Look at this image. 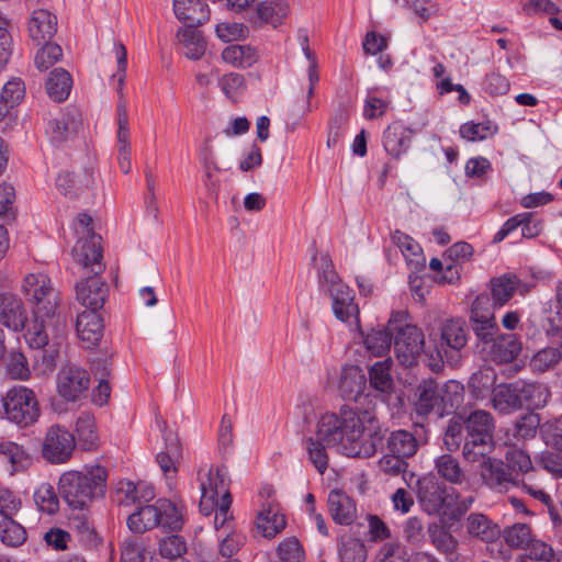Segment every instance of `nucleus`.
<instances>
[{"instance_id": "nucleus-1", "label": "nucleus", "mask_w": 562, "mask_h": 562, "mask_svg": "<svg viewBox=\"0 0 562 562\" xmlns=\"http://www.w3.org/2000/svg\"><path fill=\"white\" fill-rule=\"evenodd\" d=\"M22 291L30 302L34 321L24 335L29 346L41 349L49 339H60L66 328V318L60 312V295L50 278L42 272L29 273Z\"/></svg>"}, {"instance_id": "nucleus-2", "label": "nucleus", "mask_w": 562, "mask_h": 562, "mask_svg": "<svg viewBox=\"0 0 562 562\" xmlns=\"http://www.w3.org/2000/svg\"><path fill=\"white\" fill-rule=\"evenodd\" d=\"M106 476V470L101 465L68 471L59 477V492L70 507L82 510L94 498L104 495Z\"/></svg>"}, {"instance_id": "nucleus-3", "label": "nucleus", "mask_w": 562, "mask_h": 562, "mask_svg": "<svg viewBox=\"0 0 562 562\" xmlns=\"http://www.w3.org/2000/svg\"><path fill=\"white\" fill-rule=\"evenodd\" d=\"M415 412L419 416L436 413L443 416L453 411L462 402V386L454 381L440 385L435 380H424L416 387Z\"/></svg>"}, {"instance_id": "nucleus-4", "label": "nucleus", "mask_w": 562, "mask_h": 562, "mask_svg": "<svg viewBox=\"0 0 562 562\" xmlns=\"http://www.w3.org/2000/svg\"><path fill=\"white\" fill-rule=\"evenodd\" d=\"M1 417L20 428L34 425L41 415L35 392L24 385H15L1 397Z\"/></svg>"}, {"instance_id": "nucleus-5", "label": "nucleus", "mask_w": 562, "mask_h": 562, "mask_svg": "<svg viewBox=\"0 0 562 562\" xmlns=\"http://www.w3.org/2000/svg\"><path fill=\"white\" fill-rule=\"evenodd\" d=\"M408 313L401 311L392 313L389 327L395 330L394 350L398 361L405 366H413L424 348V334L415 325L407 322Z\"/></svg>"}, {"instance_id": "nucleus-6", "label": "nucleus", "mask_w": 562, "mask_h": 562, "mask_svg": "<svg viewBox=\"0 0 562 562\" xmlns=\"http://www.w3.org/2000/svg\"><path fill=\"white\" fill-rule=\"evenodd\" d=\"M360 425L359 413L344 406L339 415L333 413L322 415L314 437L326 442L327 446L334 447L344 440L351 445V441L359 437Z\"/></svg>"}, {"instance_id": "nucleus-7", "label": "nucleus", "mask_w": 562, "mask_h": 562, "mask_svg": "<svg viewBox=\"0 0 562 562\" xmlns=\"http://www.w3.org/2000/svg\"><path fill=\"white\" fill-rule=\"evenodd\" d=\"M443 443L450 452L459 450L462 446V457L468 463H479L487 458L495 449L493 437L465 435L463 434L461 420L456 418L448 422Z\"/></svg>"}, {"instance_id": "nucleus-8", "label": "nucleus", "mask_w": 562, "mask_h": 562, "mask_svg": "<svg viewBox=\"0 0 562 562\" xmlns=\"http://www.w3.org/2000/svg\"><path fill=\"white\" fill-rule=\"evenodd\" d=\"M458 497L454 487L447 486L435 475H425L416 482L417 503L429 516L448 515Z\"/></svg>"}, {"instance_id": "nucleus-9", "label": "nucleus", "mask_w": 562, "mask_h": 562, "mask_svg": "<svg viewBox=\"0 0 562 562\" xmlns=\"http://www.w3.org/2000/svg\"><path fill=\"white\" fill-rule=\"evenodd\" d=\"M359 437L346 449L350 456L369 458L382 448L386 430L380 427L375 416L369 412H359Z\"/></svg>"}, {"instance_id": "nucleus-10", "label": "nucleus", "mask_w": 562, "mask_h": 562, "mask_svg": "<svg viewBox=\"0 0 562 562\" xmlns=\"http://www.w3.org/2000/svg\"><path fill=\"white\" fill-rule=\"evenodd\" d=\"M75 447L74 435L65 427L53 425L45 435L42 454L49 463L60 464L71 458Z\"/></svg>"}, {"instance_id": "nucleus-11", "label": "nucleus", "mask_w": 562, "mask_h": 562, "mask_svg": "<svg viewBox=\"0 0 562 562\" xmlns=\"http://www.w3.org/2000/svg\"><path fill=\"white\" fill-rule=\"evenodd\" d=\"M89 386L88 372L74 363L64 366L57 374V392L67 402L79 401Z\"/></svg>"}, {"instance_id": "nucleus-12", "label": "nucleus", "mask_w": 562, "mask_h": 562, "mask_svg": "<svg viewBox=\"0 0 562 562\" xmlns=\"http://www.w3.org/2000/svg\"><path fill=\"white\" fill-rule=\"evenodd\" d=\"M100 241L99 235H91L90 238L79 237L72 248L74 260L86 273L101 274L104 271Z\"/></svg>"}, {"instance_id": "nucleus-13", "label": "nucleus", "mask_w": 562, "mask_h": 562, "mask_svg": "<svg viewBox=\"0 0 562 562\" xmlns=\"http://www.w3.org/2000/svg\"><path fill=\"white\" fill-rule=\"evenodd\" d=\"M157 425L162 432L165 449L156 457L159 468L166 477H172L178 472V465L182 459V447L178 436L168 429L165 420H158Z\"/></svg>"}, {"instance_id": "nucleus-14", "label": "nucleus", "mask_w": 562, "mask_h": 562, "mask_svg": "<svg viewBox=\"0 0 562 562\" xmlns=\"http://www.w3.org/2000/svg\"><path fill=\"white\" fill-rule=\"evenodd\" d=\"M82 124L81 113L75 106H68L57 117L48 121L46 133L55 144H61L78 133Z\"/></svg>"}, {"instance_id": "nucleus-15", "label": "nucleus", "mask_w": 562, "mask_h": 562, "mask_svg": "<svg viewBox=\"0 0 562 562\" xmlns=\"http://www.w3.org/2000/svg\"><path fill=\"white\" fill-rule=\"evenodd\" d=\"M479 463L480 476L490 488L502 492L509 484L519 485V481L513 476L502 460L488 456Z\"/></svg>"}, {"instance_id": "nucleus-16", "label": "nucleus", "mask_w": 562, "mask_h": 562, "mask_svg": "<svg viewBox=\"0 0 562 562\" xmlns=\"http://www.w3.org/2000/svg\"><path fill=\"white\" fill-rule=\"evenodd\" d=\"M99 276H89L76 285L77 300L87 306L88 311H98L103 307L108 297V285Z\"/></svg>"}, {"instance_id": "nucleus-17", "label": "nucleus", "mask_w": 562, "mask_h": 562, "mask_svg": "<svg viewBox=\"0 0 562 562\" xmlns=\"http://www.w3.org/2000/svg\"><path fill=\"white\" fill-rule=\"evenodd\" d=\"M57 32V18L45 9L34 10L27 22V33L36 45L50 41Z\"/></svg>"}, {"instance_id": "nucleus-18", "label": "nucleus", "mask_w": 562, "mask_h": 562, "mask_svg": "<svg viewBox=\"0 0 562 562\" xmlns=\"http://www.w3.org/2000/svg\"><path fill=\"white\" fill-rule=\"evenodd\" d=\"M333 301L335 316L341 322L358 321L359 308L353 302L352 290L342 281L326 290Z\"/></svg>"}, {"instance_id": "nucleus-19", "label": "nucleus", "mask_w": 562, "mask_h": 562, "mask_svg": "<svg viewBox=\"0 0 562 562\" xmlns=\"http://www.w3.org/2000/svg\"><path fill=\"white\" fill-rule=\"evenodd\" d=\"M27 314L23 302L13 293L0 294V323L12 330H20L25 326Z\"/></svg>"}, {"instance_id": "nucleus-20", "label": "nucleus", "mask_w": 562, "mask_h": 562, "mask_svg": "<svg viewBox=\"0 0 562 562\" xmlns=\"http://www.w3.org/2000/svg\"><path fill=\"white\" fill-rule=\"evenodd\" d=\"M519 382L502 383L493 389L491 403L502 415H510L521 409Z\"/></svg>"}, {"instance_id": "nucleus-21", "label": "nucleus", "mask_w": 562, "mask_h": 562, "mask_svg": "<svg viewBox=\"0 0 562 562\" xmlns=\"http://www.w3.org/2000/svg\"><path fill=\"white\" fill-rule=\"evenodd\" d=\"M328 510L333 520L339 525H351L357 518L356 502L340 490L328 494Z\"/></svg>"}, {"instance_id": "nucleus-22", "label": "nucleus", "mask_w": 562, "mask_h": 562, "mask_svg": "<svg viewBox=\"0 0 562 562\" xmlns=\"http://www.w3.org/2000/svg\"><path fill=\"white\" fill-rule=\"evenodd\" d=\"M117 162L126 175L132 169L128 115L124 102L117 104Z\"/></svg>"}, {"instance_id": "nucleus-23", "label": "nucleus", "mask_w": 562, "mask_h": 562, "mask_svg": "<svg viewBox=\"0 0 562 562\" xmlns=\"http://www.w3.org/2000/svg\"><path fill=\"white\" fill-rule=\"evenodd\" d=\"M173 12L186 26L195 27L210 19V10L204 0H173Z\"/></svg>"}, {"instance_id": "nucleus-24", "label": "nucleus", "mask_w": 562, "mask_h": 562, "mask_svg": "<svg viewBox=\"0 0 562 562\" xmlns=\"http://www.w3.org/2000/svg\"><path fill=\"white\" fill-rule=\"evenodd\" d=\"M435 470L438 479L448 482L451 485L463 486L469 485L470 477L462 468L459 459L451 453H443L435 459Z\"/></svg>"}, {"instance_id": "nucleus-25", "label": "nucleus", "mask_w": 562, "mask_h": 562, "mask_svg": "<svg viewBox=\"0 0 562 562\" xmlns=\"http://www.w3.org/2000/svg\"><path fill=\"white\" fill-rule=\"evenodd\" d=\"M76 330L78 337L94 346L103 335V321L97 311H83L77 316Z\"/></svg>"}, {"instance_id": "nucleus-26", "label": "nucleus", "mask_w": 562, "mask_h": 562, "mask_svg": "<svg viewBox=\"0 0 562 562\" xmlns=\"http://www.w3.org/2000/svg\"><path fill=\"white\" fill-rule=\"evenodd\" d=\"M518 382L520 384L519 393L521 409H540L548 404L551 397V392L546 384L539 382Z\"/></svg>"}, {"instance_id": "nucleus-27", "label": "nucleus", "mask_w": 562, "mask_h": 562, "mask_svg": "<svg viewBox=\"0 0 562 562\" xmlns=\"http://www.w3.org/2000/svg\"><path fill=\"white\" fill-rule=\"evenodd\" d=\"M411 131L400 123L386 127L383 134V146L389 155L398 158L411 144Z\"/></svg>"}, {"instance_id": "nucleus-28", "label": "nucleus", "mask_w": 562, "mask_h": 562, "mask_svg": "<svg viewBox=\"0 0 562 562\" xmlns=\"http://www.w3.org/2000/svg\"><path fill=\"white\" fill-rule=\"evenodd\" d=\"M463 434L474 437H493L495 430V420L491 413L483 409L471 412L463 420Z\"/></svg>"}, {"instance_id": "nucleus-29", "label": "nucleus", "mask_w": 562, "mask_h": 562, "mask_svg": "<svg viewBox=\"0 0 562 562\" xmlns=\"http://www.w3.org/2000/svg\"><path fill=\"white\" fill-rule=\"evenodd\" d=\"M154 497L151 488L131 481H120L116 485L114 502L121 506H131L147 502Z\"/></svg>"}, {"instance_id": "nucleus-30", "label": "nucleus", "mask_w": 562, "mask_h": 562, "mask_svg": "<svg viewBox=\"0 0 562 562\" xmlns=\"http://www.w3.org/2000/svg\"><path fill=\"white\" fill-rule=\"evenodd\" d=\"M467 531L484 542H494L501 537V528L485 515L472 513L467 518Z\"/></svg>"}, {"instance_id": "nucleus-31", "label": "nucleus", "mask_w": 562, "mask_h": 562, "mask_svg": "<svg viewBox=\"0 0 562 562\" xmlns=\"http://www.w3.org/2000/svg\"><path fill=\"white\" fill-rule=\"evenodd\" d=\"M93 183L92 172L88 169L79 173L63 171L56 179L57 189L66 196H77Z\"/></svg>"}, {"instance_id": "nucleus-32", "label": "nucleus", "mask_w": 562, "mask_h": 562, "mask_svg": "<svg viewBox=\"0 0 562 562\" xmlns=\"http://www.w3.org/2000/svg\"><path fill=\"white\" fill-rule=\"evenodd\" d=\"M539 423L540 416L538 414L528 413L519 416L506 432L507 443L516 446L519 441L535 438Z\"/></svg>"}, {"instance_id": "nucleus-33", "label": "nucleus", "mask_w": 562, "mask_h": 562, "mask_svg": "<svg viewBox=\"0 0 562 562\" xmlns=\"http://www.w3.org/2000/svg\"><path fill=\"white\" fill-rule=\"evenodd\" d=\"M157 501L151 505L139 506L127 517V527L133 533L143 535L159 525Z\"/></svg>"}, {"instance_id": "nucleus-34", "label": "nucleus", "mask_w": 562, "mask_h": 562, "mask_svg": "<svg viewBox=\"0 0 562 562\" xmlns=\"http://www.w3.org/2000/svg\"><path fill=\"white\" fill-rule=\"evenodd\" d=\"M492 342L490 355L498 363L512 362L521 350V344L514 334L499 335Z\"/></svg>"}, {"instance_id": "nucleus-35", "label": "nucleus", "mask_w": 562, "mask_h": 562, "mask_svg": "<svg viewBox=\"0 0 562 562\" xmlns=\"http://www.w3.org/2000/svg\"><path fill=\"white\" fill-rule=\"evenodd\" d=\"M285 517L279 513V508L277 506L269 505L258 514L257 527L265 538H274L285 528Z\"/></svg>"}, {"instance_id": "nucleus-36", "label": "nucleus", "mask_w": 562, "mask_h": 562, "mask_svg": "<svg viewBox=\"0 0 562 562\" xmlns=\"http://www.w3.org/2000/svg\"><path fill=\"white\" fill-rule=\"evenodd\" d=\"M386 445L390 452L405 459L415 456L418 450L416 437L404 429L392 431L387 437Z\"/></svg>"}, {"instance_id": "nucleus-37", "label": "nucleus", "mask_w": 562, "mask_h": 562, "mask_svg": "<svg viewBox=\"0 0 562 562\" xmlns=\"http://www.w3.org/2000/svg\"><path fill=\"white\" fill-rule=\"evenodd\" d=\"M157 512L158 513V527L170 530L178 531L183 526V513L182 509L179 508L175 503L166 498L157 499Z\"/></svg>"}, {"instance_id": "nucleus-38", "label": "nucleus", "mask_w": 562, "mask_h": 562, "mask_svg": "<svg viewBox=\"0 0 562 562\" xmlns=\"http://www.w3.org/2000/svg\"><path fill=\"white\" fill-rule=\"evenodd\" d=\"M177 37L179 42L182 44L184 49V55L190 59H200L206 48V43L201 34L195 27L184 26L177 32Z\"/></svg>"}, {"instance_id": "nucleus-39", "label": "nucleus", "mask_w": 562, "mask_h": 562, "mask_svg": "<svg viewBox=\"0 0 562 562\" xmlns=\"http://www.w3.org/2000/svg\"><path fill=\"white\" fill-rule=\"evenodd\" d=\"M71 87V76L63 68L54 69L46 81L47 94L56 102L66 100L70 93Z\"/></svg>"}, {"instance_id": "nucleus-40", "label": "nucleus", "mask_w": 562, "mask_h": 562, "mask_svg": "<svg viewBox=\"0 0 562 562\" xmlns=\"http://www.w3.org/2000/svg\"><path fill=\"white\" fill-rule=\"evenodd\" d=\"M389 325L371 329L364 337L363 344L368 351L375 357H383L392 346L393 333Z\"/></svg>"}, {"instance_id": "nucleus-41", "label": "nucleus", "mask_w": 562, "mask_h": 562, "mask_svg": "<svg viewBox=\"0 0 562 562\" xmlns=\"http://www.w3.org/2000/svg\"><path fill=\"white\" fill-rule=\"evenodd\" d=\"M206 481L201 482V493H202V507L207 501L212 503L214 499H220L218 495L221 492L223 494L226 488V472L221 468H210L206 474Z\"/></svg>"}, {"instance_id": "nucleus-42", "label": "nucleus", "mask_w": 562, "mask_h": 562, "mask_svg": "<svg viewBox=\"0 0 562 562\" xmlns=\"http://www.w3.org/2000/svg\"><path fill=\"white\" fill-rule=\"evenodd\" d=\"M519 280L515 274L505 273L491 280L492 297L495 306H503L514 295Z\"/></svg>"}, {"instance_id": "nucleus-43", "label": "nucleus", "mask_w": 562, "mask_h": 562, "mask_svg": "<svg viewBox=\"0 0 562 562\" xmlns=\"http://www.w3.org/2000/svg\"><path fill=\"white\" fill-rule=\"evenodd\" d=\"M224 63L236 68H248L257 61V56L248 45H229L222 52Z\"/></svg>"}, {"instance_id": "nucleus-44", "label": "nucleus", "mask_w": 562, "mask_h": 562, "mask_svg": "<svg viewBox=\"0 0 562 562\" xmlns=\"http://www.w3.org/2000/svg\"><path fill=\"white\" fill-rule=\"evenodd\" d=\"M441 340L451 350H461L468 340L464 322L461 319L447 321L441 328Z\"/></svg>"}, {"instance_id": "nucleus-45", "label": "nucleus", "mask_w": 562, "mask_h": 562, "mask_svg": "<svg viewBox=\"0 0 562 562\" xmlns=\"http://www.w3.org/2000/svg\"><path fill=\"white\" fill-rule=\"evenodd\" d=\"M78 442L85 450H93L98 447L99 436L95 429L94 417L89 414H82L76 423Z\"/></svg>"}, {"instance_id": "nucleus-46", "label": "nucleus", "mask_w": 562, "mask_h": 562, "mask_svg": "<svg viewBox=\"0 0 562 562\" xmlns=\"http://www.w3.org/2000/svg\"><path fill=\"white\" fill-rule=\"evenodd\" d=\"M391 359L378 361L369 369V381L370 385L381 392L389 393L393 386V380L391 378Z\"/></svg>"}, {"instance_id": "nucleus-47", "label": "nucleus", "mask_w": 562, "mask_h": 562, "mask_svg": "<svg viewBox=\"0 0 562 562\" xmlns=\"http://www.w3.org/2000/svg\"><path fill=\"white\" fill-rule=\"evenodd\" d=\"M497 380V375L492 368H483L473 373L469 381V387L476 398H484L492 391Z\"/></svg>"}, {"instance_id": "nucleus-48", "label": "nucleus", "mask_w": 562, "mask_h": 562, "mask_svg": "<svg viewBox=\"0 0 562 562\" xmlns=\"http://www.w3.org/2000/svg\"><path fill=\"white\" fill-rule=\"evenodd\" d=\"M392 241L401 249L402 254L408 261L415 262L416 267L425 265L423 250L418 243H416L411 236L403 232L395 231L392 234Z\"/></svg>"}, {"instance_id": "nucleus-49", "label": "nucleus", "mask_w": 562, "mask_h": 562, "mask_svg": "<svg viewBox=\"0 0 562 562\" xmlns=\"http://www.w3.org/2000/svg\"><path fill=\"white\" fill-rule=\"evenodd\" d=\"M145 539L137 533L124 538L120 544L122 562H142L146 551Z\"/></svg>"}, {"instance_id": "nucleus-50", "label": "nucleus", "mask_w": 562, "mask_h": 562, "mask_svg": "<svg viewBox=\"0 0 562 562\" xmlns=\"http://www.w3.org/2000/svg\"><path fill=\"white\" fill-rule=\"evenodd\" d=\"M288 4L283 0H266L257 5L258 16L262 21L273 25L281 23L288 15Z\"/></svg>"}, {"instance_id": "nucleus-51", "label": "nucleus", "mask_w": 562, "mask_h": 562, "mask_svg": "<svg viewBox=\"0 0 562 562\" xmlns=\"http://www.w3.org/2000/svg\"><path fill=\"white\" fill-rule=\"evenodd\" d=\"M506 544L513 549H525L532 541L531 528L527 524H514L501 533Z\"/></svg>"}, {"instance_id": "nucleus-52", "label": "nucleus", "mask_w": 562, "mask_h": 562, "mask_svg": "<svg viewBox=\"0 0 562 562\" xmlns=\"http://www.w3.org/2000/svg\"><path fill=\"white\" fill-rule=\"evenodd\" d=\"M364 375L356 366L344 367L339 379V390L344 396H352L360 392Z\"/></svg>"}, {"instance_id": "nucleus-53", "label": "nucleus", "mask_w": 562, "mask_h": 562, "mask_svg": "<svg viewBox=\"0 0 562 562\" xmlns=\"http://www.w3.org/2000/svg\"><path fill=\"white\" fill-rule=\"evenodd\" d=\"M312 260L315 263L318 272L319 284L323 289H325V291L341 281V279L334 270V266L328 254H322L319 257H317L315 251L312 256Z\"/></svg>"}, {"instance_id": "nucleus-54", "label": "nucleus", "mask_w": 562, "mask_h": 562, "mask_svg": "<svg viewBox=\"0 0 562 562\" xmlns=\"http://www.w3.org/2000/svg\"><path fill=\"white\" fill-rule=\"evenodd\" d=\"M34 502L37 508L48 515H54L59 509V499L55 488L49 483H42L34 492Z\"/></svg>"}, {"instance_id": "nucleus-55", "label": "nucleus", "mask_w": 562, "mask_h": 562, "mask_svg": "<svg viewBox=\"0 0 562 562\" xmlns=\"http://www.w3.org/2000/svg\"><path fill=\"white\" fill-rule=\"evenodd\" d=\"M0 539L5 546L18 547L26 540V531L24 527L13 520V518L1 519Z\"/></svg>"}, {"instance_id": "nucleus-56", "label": "nucleus", "mask_w": 562, "mask_h": 562, "mask_svg": "<svg viewBox=\"0 0 562 562\" xmlns=\"http://www.w3.org/2000/svg\"><path fill=\"white\" fill-rule=\"evenodd\" d=\"M339 559L340 562H364L367 559L366 546L357 538H344L339 546Z\"/></svg>"}, {"instance_id": "nucleus-57", "label": "nucleus", "mask_w": 562, "mask_h": 562, "mask_svg": "<svg viewBox=\"0 0 562 562\" xmlns=\"http://www.w3.org/2000/svg\"><path fill=\"white\" fill-rule=\"evenodd\" d=\"M93 373L97 378H99V384L93 390L92 400L99 405L103 406L108 403L111 387L109 382L105 380V375L109 373L108 363L105 361H98L92 364Z\"/></svg>"}, {"instance_id": "nucleus-58", "label": "nucleus", "mask_w": 562, "mask_h": 562, "mask_svg": "<svg viewBox=\"0 0 562 562\" xmlns=\"http://www.w3.org/2000/svg\"><path fill=\"white\" fill-rule=\"evenodd\" d=\"M326 442L318 440L315 437H310L306 440V450L310 461L316 468L319 474H324L328 467V454H327Z\"/></svg>"}, {"instance_id": "nucleus-59", "label": "nucleus", "mask_w": 562, "mask_h": 562, "mask_svg": "<svg viewBox=\"0 0 562 562\" xmlns=\"http://www.w3.org/2000/svg\"><path fill=\"white\" fill-rule=\"evenodd\" d=\"M43 44L34 57V64L41 71L47 70L63 57V49L59 45L49 41Z\"/></svg>"}, {"instance_id": "nucleus-60", "label": "nucleus", "mask_w": 562, "mask_h": 562, "mask_svg": "<svg viewBox=\"0 0 562 562\" xmlns=\"http://www.w3.org/2000/svg\"><path fill=\"white\" fill-rule=\"evenodd\" d=\"M506 467L510 471H517L524 474L533 470L529 454L522 449L509 448L505 453Z\"/></svg>"}, {"instance_id": "nucleus-61", "label": "nucleus", "mask_w": 562, "mask_h": 562, "mask_svg": "<svg viewBox=\"0 0 562 562\" xmlns=\"http://www.w3.org/2000/svg\"><path fill=\"white\" fill-rule=\"evenodd\" d=\"M187 552V542L182 536L171 535L159 542V553L166 559H177Z\"/></svg>"}, {"instance_id": "nucleus-62", "label": "nucleus", "mask_w": 562, "mask_h": 562, "mask_svg": "<svg viewBox=\"0 0 562 562\" xmlns=\"http://www.w3.org/2000/svg\"><path fill=\"white\" fill-rule=\"evenodd\" d=\"M496 127L492 126L490 122L482 123H464L460 127V135L462 138L470 142H477L492 136Z\"/></svg>"}, {"instance_id": "nucleus-63", "label": "nucleus", "mask_w": 562, "mask_h": 562, "mask_svg": "<svg viewBox=\"0 0 562 562\" xmlns=\"http://www.w3.org/2000/svg\"><path fill=\"white\" fill-rule=\"evenodd\" d=\"M278 555L281 562H302L304 550L295 537L283 540L278 546Z\"/></svg>"}, {"instance_id": "nucleus-64", "label": "nucleus", "mask_w": 562, "mask_h": 562, "mask_svg": "<svg viewBox=\"0 0 562 562\" xmlns=\"http://www.w3.org/2000/svg\"><path fill=\"white\" fill-rule=\"evenodd\" d=\"M538 430L546 445L562 451V429L558 420L539 423Z\"/></svg>"}]
</instances>
